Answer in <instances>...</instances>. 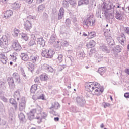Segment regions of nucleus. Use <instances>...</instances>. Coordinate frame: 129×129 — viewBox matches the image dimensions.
Returning a JSON list of instances; mask_svg holds the SVG:
<instances>
[{
	"mask_svg": "<svg viewBox=\"0 0 129 129\" xmlns=\"http://www.w3.org/2000/svg\"><path fill=\"white\" fill-rule=\"evenodd\" d=\"M7 82L10 89L15 88V82L17 84H21V78L18 73L15 72L12 77H9L7 79Z\"/></svg>",
	"mask_w": 129,
	"mask_h": 129,
	"instance_id": "1",
	"label": "nucleus"
},
{
	"mask_svg": "<svg viewBox=\"0 0 129 129\" xmlns=\"http://www.w3.org/2000/svg\"><path fill=\"white\" fill-rule=\"evenodd\" d=\"M10 34L6 33L0 39V47L2 49H7L9 45V40H10Z\"/></svg>",
	"mask_w": 129,
	"mask_h": 129,
	"instance_id": "2",
	"label": "nucleus"
},
{
	"mask_svg": "<svg viewBox=\"0 0 129 129\" xmlns=\"http://www.w3.org/2000/svg\"><path fill=\"white\" fill-rule=\"evenodd\" d=\"M84 26L86 27V28H88V25L91 26H94L95 24V19L93 18V16L92 15H89L88 18L86 19H85L83 23Z\"/></svg>",
	"mask_w": 129,
	"mask_h": 129,
	"instance_id": "3",
	"label": "nucleus"
},
{
	"mask_svg": "<svg viewBox=\"0 0 129 129\" xmlns=\"http://www.w3.org/2000/svg\"><path fill=\"white\" fill-rule=\"evenodd\" d=\"M96 83L93 84V82H90L88 84V85L85 86L86 90L88 91V92H90L91 94H93V95H96L95 90L94 87H96Z\"/></svg>",
	"mask_w": 129,
	"mask_h": 129,
	"instance_id": "4",
	"label": "nucleus"
},
{
	"mask_svg": "<svg viewBox=\"0 0 129 129\" xmlns=\"http://www.w3.org/2000/svg\"><path fill=\"white\" fill-rule=\"evenodd\" d=\"M96 84V87H94L95 91L96 92V95L97 96H99V95H100L102 92H103L104 89L100 86V84H99L97 82H93V84Z\"/></svg>",
	"mask_w": 129,
	"mask_h": 129,
	"instance_id": "5",
	"label": "nucleus"
},
{
	"mask_svg": "<svg viewBox=\"0 0 129 129\" xmlns=\"http://www.w3.org/2000/svg\"><path fill=\"white\" fill-rule=\"evenodd\" d=\"M76 102H77L78 106H80V107H84L85 105V103H86V101L84 97L77 96L76 98Z\"/></svg>",
	"mask_w": 129,
	"mask_h": 129,
	"instance_id": "6",
	"label": "nucleus"
},
{
	"mask_svg": "<svg viewBox=\"0 0 129 129\" xmlns=\"http://www.w3.org/2000/svg\"><path fill=\"white\" fill-rule=\"evenodd\" d=\"M46 45V41L43 38H37V44L36 45L37 49L41 50Z\"/></svg>",
	"mask_w": 129,
	"mask_h": 129,
	"instance_id": "7",
	"label": "nucleus"
},
{
	"mask_svg": "<svg viewBox=\"0 0 129 129\" xmlns=\"http://www.w3.org/2000/svg\"><path fill=\"white\" fill-rule=\"evenodd\" d=\"M104 14L105 15V18L108 21L110 24H112L113 19L114 18V16L112 13H109L107 12V10H105Z\"/></svg>",
	"mask_w": 129,
	"mask_h": 129,
	"instance_id": "8",
	"label": "nucleus"
},
{
	"mask_svg": "<svg viewBox=\"0 0 129 129\" xmlns=\"http://www.w3.org/2000/svg\"><path fill=\"white\" fill-rule=\"evenodd\" d=\"M107 44L109 46V48H113L115 46V42L114 40L112 39L111 36L106 37Z\"/></svg>",
	"mask_w": 129,
	"mask_h": 129,
	"instance_id": "9",
	"label": "nucleus"
},
{
	"mask_svg": "<svg viewBox=\"0 0 129 129\" xmlns=\"http://www.w3.org/2000/svg\"><path fill=\"white\" fill-rule=\"evenodd\" d=\"M36 112H37L36 109H33L27 113V116L29 120L32 121L33 119H35V118H35V114H36Z\"/></svg>",
	"mask_w": 129,
	"mask_h": 129,
	"instance_id": "10",
	"label": "nucleus"
},
{
	"mask_svg": "<svg viewBox=\"0 0 129 129\" xmlns=\"http://www.w3.org/2000/svg\"><path fill=\"white\" fill-rule=\"evenodd\" d=\"M12 47L16 52H20V50L22 49V46H21V45H20V43L17 40L13 42Z\"/></svg>",
	"mask_w": 129,
	"mask_h": 129,
	"instance_id": "11",
	"label": "nucleus"
},
{
	"mask_svg": "<svg viewBox=\"0 0 129 129\" xmlns=\"http://www.w3.org/2000/svg\"><path fill=\"white\" fill-rule=\"evenodd\" d=\"M24 27L27 32H30V30L33 28V24H32L30 21L26 20L24 22Z\"/></svg>",
	"mask_w": 129,
	"mask_h": 129,
	"instance_id": "12",
	"label": "nucleus"
},
{
	"mask_svg": "<svg viewBox=\"0 0 129 129\" xmlns=\"http://www.w3.org/2000/svg\"><path fill=\"white\" fill-rule=\"evenodd\" d=\"M25 108L26 100H25V98H22L21 102H20L19 104V109L20 111H23V110H25Z\"/></svg>",
	"mask_w": 129,
	"mask_h": 129,
	"instance_id": "13",
	"label": "nucleus"
},
{
	"mask_svg": "<svg viewBox=\"0 0 129 129\" xmlns=\"http://www.w3.org/2000/svg\"><path fill=\"white\" fill-rule=\"evenodd\" d=\"M117 40L122 46H124V45H125V43L124 42L126 41V38L125 37L124 34H121L120 37H117Z\"/></svg>",
	"mask_w": 129,
	"mask_h": 129,
	"instance_id": "14",
	"label": "nucleus"
},
{
	"mask_svg": "<svg viewBox=\"0 0 129 129\" xmlns=\"http://www.w3.org/2000/svg\"><path fill=\"white\" fill-rule=\"evenodd\" d=\"M39 57L37 55H32L29 57V61L32 62L34 64L38 63L39 62Z\"/></svg>",
	"mask_w": 129,
	"mask_h": 129,
	"instance_id": "15",
	"label": "nucleus"
},
{
	"mask_svg": "<svg viewBox=\"0 0 129 129\" xmlns=\"http://www.w3.org/2000/svg\"><path fill=\"white\" fill-rule=\"evenodd\" d=\"M100 50L106 54H109L110 53V49H108L107 46L104 44L100 46Z\"/></svg>",
	"mask_w": 129,
	"mask_h": 129,
	"instance_id": "16",
	"label": "nucleus"
},
{
	"mask_svg": "<svg viewBox=\"0 0 129 129\" xmlns=\"http://www.w3.org/2000/svg\"><path fill=\"white\" fill-rule=\"evenodd\" d=\"M77 57L78 59L82 60V59H84L85 57V53H84V51L83 50H80L77 52Z\"/></svg>",
	"mask_w": 129,
	"mask_h": 129,
	"instance_id": "17",
	"label": "nucleus"
},
{
	"mask_svg": "<svg viewBox=\"0 0 129 129\" xmlns=\"http://www.w3.org/2000/svg\"><path fill=\"white\" fill-rule=\"evenodd\" d=\"M115 16L117 20H122V14L120 10H117L116 9L115 10Z\"/></svg>",
	"mask_w": 129,
	"mask_h": 129,
	"instance_id": "18",
	"label": "nucleus"
},
{
	"mask_svg": "<svg viewBox=\"0 0 129 129\" xmlns=\"http://www.w3.org/2000/svg\"><path fill=\"white\" fill-rule=\"evenodd\" d=\"M64 14H65V10L63 7H61L59 9L58 15V20H62L63 17H64Z\"/></svg>",
	"mask_w": 129,
	"mask_h": 129,
	"instance_id": "19",
	"label": "nucleus"
},
{
	"mask_svg": "<svg viewBox=\"0 0 129 129\" xmlns=\"http://www.w3.org/2000/svg\"><path fill=\"white\" fill-rule=\"evenodd\" d=\"M9 102L14 106L15 110H17V109H18V103H17V101H16L15 99L10 98L9 100Z\"/></svg>",
	"mask_w": 129,
	"mask_h": 129,
	"instance_id": "20",
	"label": "nucleus"
},
{
	"mask_svg": "<svg viewBox=\"0 0 129 129\" xmlns=\"http://www.w3.org/2000/svg\"><path fill=\"white\" fill-rule=\"evenodd\" d=\"M4 16L5 19H9L13 16V11L11 10H7L4 13Z\"/></svg>",
	"mask_w": 129,
	"mask_h": 129,
	"instance_id": "21",
	"label": "nucleus"
},
{
	"mask_svg": "<svg viewBox=\"0 0 129 129\" xmlns=\"http://www.w3.org/2000/svg\"><path fill=\"white\" fill-rule=\"evenodd\" d=\"M18 118L20 119V122L22 123L26 122V117L25 116V114H24V113L20 112L19 114H18Z\"/></svg>",
	"mask_w": 129,
	"mask_h": 129,
	"instance_id": "22",
	"label": "nucleus"
},
{
	"mask_svg": "<svg viewBox=\"0 0 129 129\" xmlns=\"http://www.w3.org/2000/svg\"><path fill=\"white\" fill-rule=\"evenodd\" d=\"M20 56L21 60H23V61H28V60H30L29 56H28V54L26 53H22Z\"/></svg>",
	"mask_w": 129,
	"mask_h": 129,
	"instance_id": "23",
	"label": "nucleus"
},
{
	"mask_svg": "<svg viewBox=\"0 0 129 129\" xmlns=\"http://www.w3.org/2000/svg\"><path fill=\"white\" fill-rule=\"evenodd\" d=\"M96 45V43L94 40H91L89 41L88 43L87 44L86 47L88 49H90L91 48H93V47H95Z\"/></svg>",
	"mask_w": 129,
	"mask_h": 129,
	"instance_id": "24",
	"label": "nucleus"
},
{
	"mask_svg": "<svg viewBox=\"0 0 129 129\" xmlns=\"http://www.w3.org/2000/svg\"><path fill=\"white\" fill-rule=\"evenodd\" d=\"M54 55H55L54 49H48V59H52Z\"/></svg>",
	"mask_w": 129,
	"mask_h": 129,
	"instance_id": "25",
	"label": "nucleus"
},
{
	"mask_svg": "<svg viewBox=\"0 0 129 129\" xmlns=\"http://www.w3.org/2000/svg\"><path fill=\"white\" fill-rule=\"evenodd\" d=\"M14 97L15 99H17V100H20V98H21V94H20V91L19 90H17L14 92Z\"/></svg>",
	"mask_w": 129,
	"mask_h": 129,
	"instance_id": "26",
	"label": "nucleus"
},
{
	"mask_svg": "<svg viewBox=\"0 0 129 129\" xmlns=\"http://www.w3.org/2000/svg\"><path fill=\"white\" fill-rule=\"evenodd\" d=\"M40 80L41 81H47L49 80V77H48V75L43 74L41 75L40 76Z\"/></svg>",
	"mask_w": 129,
	"mask_h": 129,
	"instance_id": "27",
	"label": "nucleus"
},
{
	"mask_svg": "<svg viewBox=\"0 0 129 129\" xmlns=\"http://www.w3.org/2000/svg\"><path fill=\"white\" fill-rule=\"evenodd\" d=\"M11 8L13 9V10H18L21 8V4L15 2L11 5Z\"/></svg>",
	"mask_w": 129,
	"mask_h": 129,
	"instance_id": "28",
	"label": "nucleus"
},
{
	"mask_svg": "<svg viewBox=\"0 0 129 129\" xmlns=\"http://www.w3.org/2000/svg\"><path fill=\"white\" fill-rule=\"evenodd\" d=\"M98 72L100 74V75L102 76V75H103V74L106 72V68L105 67L99 68L98 70Z\"/></svg>",
	"mask_w": 129,
	"mask_h": 129,
	"instance_id": "29",
	"label": "nucleus"
},
{
	"mask_svg": "<svg viewBox=\"0 0 129 129\" xmlns=\"http://www.w3.org/2000/svg\"><path fill=\"white\" fill-rule=\"evenodd\" d=\"M107 6L109 7L108 8L105 5L103 6V9H106V10H114L115 8V5H114L112 3H110V4L107 5Z\"/></svg>",
	"mask_w": 129,
	"mask_h": 129,
	"instance_id": "30",
	"label": "nucleus"
},
{
	"mask_svg": "<svg viewBox=\"0 0 129 129\" xmlns=\"http://www.w3.org/2000/svg\"><path fill=\"white\" fill-rule=\"evenodd\" d=\"M20 37L22 40H24L26 42L29 40V37H28V34L24 33H21L20 34Z\"/></svg>",
	"mask_w": 129,
	"mask_h": 129,
	"instance_id": "31",
	"label": "nucleus"
},
{
	"mask_svg": "<svg viewBox=\"0 0 129 129\" xmlns=\"http://www.w3.org/2000/svg\"><path fill=\"white\" fill-rule=\"evenodd\" d=\"M26 65L27 66V68H28L29 70L30 71H32V70H34V68H35V66L30 62H27L26 63Z\"/></svg>",
	"mask_w": 129,
	"mask_h": 129,
	"instance_id": "32",
	"label": "nucleus"
},
{
	"mask_svg": "<svg viewBox=\"0 0 129 129\" xmlns=\"http://www.w3.org/2000/svg\"><path fill=\"white\" fill-rule=\"evenodd\" d=\"M38 89V85L34 84L32 85L30 89V92L31 93H35L36 91Z\"/></svg>",
	"mask_w": 129,
	"mask_h": 129,
	"instance_id": "33",
	"label": "nucleus"
},
{
	"mask_svg": "<svg viewBox=\"0 0 129 129\" xmlns=\"http://www.w3.org/2000/svg\"><path fill=\"white\" fill-rule=\"evenodd\" d=\"M28 46H29V47H33V46L37 47V44H36V40H35L34 39H30L28 43Z\"/></svg>",
	"mask_w": 129,
	"mask_h": 129,
	"instance_id": "34",
	"label": "nucleus"
},
{
	"mask_svg": "<svg viewBox=\"0 0 129 129\" xmlns=\"http://www.w3.org/2000/svg\"><path fill=\"white\" fill-rule=\"evenodd\" d=\"M60 107V104L58 103H55L54 104H52L51 107L49 108V109H58Z\"/></svg>",
	"mask_w": 129,
	"mask_h": 129,
	"instance_id": "35",
	"label": "nucleus"
},
{
	"mask_svg": "<svg viewBox=\"0 0 129 129\" xmlns=\"http://www.w3.org/2000/svg\"><path fill=\"white\" fill-rule=\"evenodd\" d=\"M56 39H57V36H56V34H53L50 37V42L51 43H57L56 41Z\"/></svg>",
	"mask_w": 129,
	"mask_h": 129,
	"instance_id": "36",
	"label": "nucleus"
},
{
	"mask_svg": "<svg viewBox=\"0 0 129 129\" xmlns=\"http://www.w3.org/2000/svg\"><path fill=\"white\" fill-rule=\"evenodd\" d=\"M41 55L42 57H45V58L48 59V49H44L42 50Z\"/></svg>",
	"mask_w": 129,
	"mask_h": 129,
	"instance_id": "37",
	"label": "nucleus"
},
{
	"mask_svg": "<svg viewBox=\"0 0 129 129\" xmlns=\"http://www.w3.org/2000/svg\"><path fill=\"white\" fill-rule=\"evenodd\" d=\"M114 48H115L112 49V51H113V52H115V51L117 50L118 51L119 53H120L122 50V47L119 45H117L116 47H114Z\"/></svg>",
	"mask_w": 129,
	"mask_h": 129,
	"instance_id": "38",
	"label": "nucleus"
},
{
	"mask_svg": "<svg viewBox=\"0 0 129 129\" xmlns=\"http://www.w3.org/2000/svg\"><path fill=\"white\" fill-rule=\"evenodd\" d=\"M45 10V5L41 4L38 7V11L39 13H42Z\"/></svg>",
	"mask_w": 129,
	"mask_h": 129,
	"instance_id": "39",
	"label": "nucleus"
},
{
	"mask_svg": "<svg viewBox=\"0 0 129 129\" xmlns=\"http://www.w3.org/2000/svg\"><path fill=\"white\" fill-rule=\"evenodd\" d=\"M96 36V33L95 32H88V37L89 39H92V38H94Z\"/></svg>",
	"mask_w": 129,
	"mask_h": 129,
	"instance_id": "40",
	"label": "nucleus"
},
{
	"mask_svg": "<svg viewBox=\"0 0 129 129\" xmlns=\"http://www.w3.org/2000/svg\"><path fill=\"white\" fill-rule=\"evenodd\" d=\"M68 2L69 3L70 5H71V6H72V7H76L77 5L76 0H68Z\"/></svg>",
	"mask_w": 129,
	"mask_h": 129,
	"instance_id": "41",
	"label": "nucleus"
},
{
	"mask_svg": "<svg viewBox=\"0 0 129 129\" xmlns=\"http://www.w3.org/2000/svg\"><path fill=\"white\" fill-rule=\"evenodd\" d=\"M59 43H60V41H57L55 42V45L54 46V48L56 51H60V50H61V45H59Z\"/></svg>",
	"mask_w": 129,
	"mask_h": 129,
	"instance_id": "42",
	"label": "nucleus"
},
{
	"mask_svg": "<svg viewBox=\"0 0 129 129\" xmlns=\"http://www.w3.org/2000/svg\"><path fill=\"white\" fill-rule=\"evenodd\" d=\"M57 59V61H58L59 63H61L62 61H63V54H58Z\"/></svg>",
	"mask_w": 129,
	"mask_h": 129,
	"instance_id": "43",
	"label": "nucleus"
},
{
	"mask_svg": "<svg viewBox=\"0 0 129 129\" xmlns=\"http://www.w3.org/2000/svg\"><path fill=\"white\" fill-rule=\"evenodd\" d=\"M62 6L66 9H67V8H69V3H68V1H67V0H63V3H62Z\"/></svg>",
	"mask_w": 129,
	"mask_h": 129,
	"instance_id": "44",
	"label": "nucleus"
},
{
	"mask_svg": "<svg viewBox=\"0 0 129 129\" xmlns=\"http://www.w3.org/2000/svg\"><path fill=\"white\" fill-rule=\"evenodd\" d=\"M10 56H11V58H12L14 62H16V60H17L16 56H18V53L14 52L13 54L12 55H10Z\"/></svg>",
	"mask_w": 129,
	"mask_h": 129,
	"instance_id": "45",
	"label": "nucleus"
},
{
	"mask_svg": "<svg viewBox=\"0 0 129 129\" xmlns=\"http://www.w3.org/2000/svg\"><path fill=\"white\" fill-rule=\"evenodd\" d=\"M0 61L2 62V63H3V64H7L8 58H7V57H1L0 58Z\"/></svg>",
	"mask_w": 129,
	"mask_h": 129,
	"instance_id": "46",
	"label": "nucleus"
},
{
	"mask_svg": "<svg viewBox=\"0 0 129 129\" xmlns=\"http://www.w3.org/2000/svg\"><path fill=\"white\" fill-rule=\"evenodd\" d=\"M20 71L21 72V75H22V76H23L25 79H27V76L26 75L25 71H24V69L23 68H20Z\"/></svg>",
	"mask_w": 129,
	"mask_h": 129,
	"instance_id": "47",
	"label": "nucleus"
},
{
	"mask_svg": "<svg viewBox=\"0 0 129 129\" xmlns=\"http://www.w3.org/2000/svg\"><path fill=\"white\" fill-rule=\"evenodd\" d=\"M20 71L21 72V75H22V76H23L25 79H27V76L26 75L25 71H24V69L23 68H20Z\"/></svg>",
	"mask_w": 129,
	"mask_h": 129,
	"instance_id": "48",
	"label": "nucleus"
},
{
	"mask_svg": "<svg viewBox=\"0 0 129 129\" xmlns=\"http://www.w3.org/2000/svg\"><path fill=\"white\" fill-rule=\"evenodd\" d=\"M37 113L39 114H41V113L42 112V108H41V107H40V106L39 105H37V109H35Z\"/></svg>",
	"mask_w": 129,
	"mask_h": 129,
	"instance_id": "49",
	"label": "nucleus"
},
{
	"mask_svg": "<svg viewBox=\"0 0 129 129\" xmlns=\"http://www.w3.org/2000/svg\"><path fill=\"white\" fill-rule=\"evenodd\" d=\"M61 45L63 47H68V46H69V42L66 41H63L62 42H61Z\"/></svg>",
	"mask_w": 129,
	"mask_h": 129,
	"instance_id": "50",
	"label": "nucleus"
},
{
	"mask_svg": "<svg viewBox=\"0 0 129 129\" xmlns=\"http://www.w3.org/2000/svg\"><path fill=\"white\" fill-rule=\"evenodd\" d=\"M40 114H41V118H43V119L46 118V117H47L48 115V113L45 112H42Z\"/></svg>",
	"mask_w": 129,
	"mask_h": 129,
	"instance_id": "51",
	"label": "nucleus"
},
{
	"mask_svg": "<svg viewBox=\"0 0 129 129\" xmlns=\"http://www.w3.org/2000/svg\"><path fill=\"white\" fill-rule=\"evenodd\" d=\"M65 23H66V26H67V27H69V26H70V25H71V21L69 18H67V19H66Z\"/></svg>",
	"mask_w": 129,
	"mask_h": 129,
	"instance_id": "52",
	"label": "nucleus"
},
{
	"mask_svg": "<svg viewBox=\"0 0 129 129\" xmlns=\"http://www.w3.org/2000/svg\"><path fill=\"white\" fill-rule=\"evenodd\" d=\"M8 0H0V5L7 6Z\"/></svg>",
	"mask_w": 129,
	"mask_h": 129,
	"instance_id": "53",
	"label": "nucleus"
},
{
	"mask_svg": "<svg viewBox=\"0 0 129 129\" xmlns=\"http://www.w3.org/2000/svg\"><path fill=\"white\" fill-rule=\"evenodd\" d=\"M47 70H48V71L49 72H51V73L54 72V69H53V67H52L51 66H49V67H47Z\"/></svg>",
	"mask_w": 129,
	"mask_h": 129,
	"instance_id": "54",
	"label": "nucleus"
},
{
	"mask_svg": "<svg viewBox=\"0 0 129 129\" xmlns=\"http://www.w3.org/2000/svg\"><path fill=\"white\" fill-rule=\"evenodd\" d=\"M66 68V66L65 65L59 66L58 67V70L59 71H62V70H63V69H64Z\"/></svg>",
	"mask_w": 129,
	"mask_h": 129,
	"instance_id": "55",
	"label": "nucleus"
},
{
	"mask_svg": "<svg viewBox=\"0 0 129 129\" xmlns=\"http://www.w3.org/2000/svg\"><path fill=\"white\" fill-rule=\"evenodd\" d=\"M0 99L2 101H4V102H8V99L6 98L4 96H1Z\"/></svg>",
	"mask_w": 129,
	"mask_h": 129,
	"instance_id": "56",
	"label": "nucleus"
},
{
	"mask_svg": "<svg viewBox=\"0 0 129 129\" xmlns=\"http://www.w3.org/2000/svg\"><path fill=\"white\" fill-rule=\"evenodd\" d=\"M38 99L45 100V95H44V94H42L41 95L38 97Z\"/></svg>",
	"mask_w": 129,
	"mask_h": 129,
	"instance_id": "57",
	"label": "nucleus"
},
{
	"mask_svg": "<svg viewBox=\"0 0 129 129\" xmlns=\"http://www.w3.org/2000/svg\"><path fill=\"white\" fill-rule=\"evenodd\" d=\"M83 5H85L84 1L83 0L79 1L78 6H82Z\"/></svg>",
	"mask_w": 129,
	"mask_h": 129,
	"instance_id": "58",
	"label": "nucleus"
},
{
	"mask_svg": "<svg viewBox=\"0 0 129 129\" xmlns=\"http://www.w3.org/2000/svg\"><path fill=\"white\" fill-rule=\"evenodd\" d=\"M19 33H20V30H19L18 29L14 30V34L16 37H18V35H19Z\"/></svg>",
	"mask_w": 129,
	"mask_h": 129,
	"instance_id": "59",
	"label": "nucleus"
},
{
	"mask_svg": "<svg viewBox=\"0 0 129 129\" xmlns=\"http://www.w3.org/2000/svg\"><path fill=\"white\" fill-rule=\"evenodd\" d=\"M93 53H95V50L94 49H91L89 52V56H90V57H91V56H92V54H93Z\"/></svg>",
	"mask_w": 129,
	"mask_h": 129,
	"instance_id": "60",
	"label": "nucleus"
},
{
	"mask_svg": "<svg viewBox=\"0 0 129 129\" xmlns=\"http://www.w3.org/2000/svg\"><path fill=\"white\" fill-rule=\"evenodd\" d=\"M34 81H35V83H37V84H39V83H40V82L39 77H37L35 78V79L34 80Z\"/></svg>",
	"mask_w": 129,
	"mask_h": 129,
	"instance_id": "61",
	"label": "nucleus"
},
{
	"mask_svg": "<svg viewBox=\"0 0 129 129\" xmlns=\"http://www.w3.org/2000/svg\"><path fill=\"white\" fill-rule=\"evenodd\" d=\"M33 39L34 41H36L37 37H36V35L35 34H32L31 35V40Z\"/></svg>",
	"mask_w": 129,
	"mask_h": 129,
	"instance_id": "62",
	"label": "nucleus"
},
{
	"mask_svg": "<svg viewBox=\"0 0 129 129\" xmlns=\"http://www.w3.org/2000/svg\"><path fill=\"white\" fill-rule=\"evenodd\" d=\"M68 59H69V60H70V61L71 62H73L74 59H73V57L70 55H69L68 57H67Z\"/></svg>",
	"mask_w": 129,
	"mask_h": 129,
	"instance_id": "63",
	"label": "nucleus"
},
{
	"mask_svg": "<svg viewBox=\"0 0 129 129\" xmlns=\"http://www.w3.org/2000/svg\"><path fill=\"white\" fill-rule=\"evenodd\" d=\"M124 97H125V98H129V93L128 92L125 93L124 94Z\"/></svg>",
	"mask_w": 129,
	"mask_h": 129,
	"instance_id": "64",
	"label": "nucleus"
}]
</instances>
